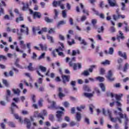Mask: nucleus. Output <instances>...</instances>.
I'll use <instances>...</instances> for the list:
<instances>
[{"mask_svg": "<svg viewBox=\"0 0 129 129\" xmlns=\"http://www.w3.org/2000/svg\"><path fill=\"white\" fill-rule=\"evenodd\" d=\"M66 62L68 63L69 62V65L71 67H73L74 70H77V67L78 66V68L81 69L82 68L81 63H73V62H76V57L75 56L73 57L72 58L69 57H66Z\"/></svg>", "mask_w": 129, "mask_h": 129, "instance_id": "1", "label": "nucleus"}, {"mask_svg": "<svg viewBox=\"0 0 129 129\" xmlns=\"http://www.w3.org/2000/svg\"><path fill=\"white\" fill-rule=\"evenodd\" d=\"M107 96H110L112 98L113 97H115L116 101V104L117 106H118L119 107H121V103L119 102V101L120 100V98H121V96H122V94H120L119 95H116L112 94V93H110L107 94Z\"/></svg>", "mask_w": 129, "mask_h": 129, "instance_id": "2", "label": "nucleus"}, {"mask_svg": "<svg viewBox=\"0 0 129 129\" xmlns=\"http://www.w3.org/2000/svg\"><path fill=\"white\" fill-rule=\"evenodd\" d=\"M21 33L17 32L18 36H22L23 34L25 35H29V28L25 26L24 25H21V29L20 30Z\"/></svg>", "mask_w": 129, "mask_h": 129, "instance_id": "3", "label": "nucleus"}, {"mask_svg": "<svg viewBox=\"0 0 129 129\" xmlns=\"http://www.w3.org/2000/svg\"><path fill=\"white\" fill-rule=\"evenodd\" d=\"M37 73L38 75H39V76H41V78H38V80L37 81L38 83H35V87H36V88H39V87H40V84H42L43 81V77H44V76L41 74V73H40L39 71H37Z\"/></svg>", "mask_w": 129, "mask_h": 129, "instance_id": "4", "label": "nucleus"}, {"mask_svg": "<svg viewBox=\"0 0 129 129\" xmlns=\"http://www.w3.org/2000/svg\"><path fill=\"white\" fill-rule=\"evenodd\" d=\"M107 113L109 115V118L111 120V121H112V122H116V121H117V120H118L119 122H120V123H121V119H120V118L119 117H117V118H113L112 117V116L111 115V113L110 112V111H109V110H107Z\"/></svg>", "mask_w": 129, "mask_h": 129, "instance_id": "5", "label": "nucleus"}, {"mask_svg": "<svg viewBox=\"0 0 129 129\" xmlns=\"http://www.w3.org/2000/svg\"><path fill=\"white\" fill-rule=\"evenodd\" d=\"M11 113L13 114L14 116H15V118L16 119H18L19 121V122H21V123H24V121H23V119H22V117L19 116V115L18 114L15 113V109L13 107L11 109Z\"/></svg>", "mask_w": 129, "mask_h": 129, "instance_id": "6", "label": "nucleus"}, {"mask_svg": "<svg viewBox=\"0 0 129 129\" xmlns=\"http://www.w3.org/2000/svg\"><path fill=\"white\" fill-rule=\"evenodd\" d=\"M118 114L120 117V118H124L125 120V129H128V127L126 126L127 124V123L128 122V119L127 118V117H126V114H124V115L121 112H119Z\"/></svg>", "mask_w": 129, "mask_h": 129, "instance_id": "7", "label": "nucleus"}, {"mask_svg": "<svg viewBox=\"0 0 129 129\" xmlns=\"http://www.w3.org/2000/svg\"><path fill=\"white\" fill-rule=\"evenodd\" d=\"M30 13L31 15H33L34 19H36V18H37L38 19H40V18L42 17L41 13L40 12H33V10H30Z\"/></svg>", "mask_w": 129, "mask_h": 129, "instance_id": "8", "label": "nucleus"}, {"mask_svg": "<svg viewBox=\"0 0 129 129\" xmlns=\"http://www.w3.org/2000/svg\"><path fill=\"white\" fill-rule=\"evenodd\" d=\"M48 103H50V106L48 107L50 109H57V106H56V102L54 101L48 100Z\"/></svg>", "mask_w": 129, "mask_h": 129, "instance_id": "9", "label": "nucleus"}, {"mask_svg": "<svg viewBox=\"0 0 129 129\" xmlns=\"http://www.w3.org/2000/svg\"><path fill=\"white\" fill-rule=\"evenodd\" d=\"M62 114H63V111H58L56 112V117H57V121L58 122H61V121H62V120H63L62 119Z\"/></svg>", "mask_w": 129, "mask_h": 129, "instance_id": "10", "label": "nucleus"}, {"mask_svg": "<svg viewBox=\"0 0 129 129\" xmlns=\"http://www.w3.org/2000/svg\"><path fill=\"white\" fill-rule=\"evenodd\" d=\"M113 76V74H112V72H111V70H110L106 77L108 79V80H109V81H114L115 78L112 77Z\"/></svg>", "mask_w": 129, "mask_h": 129, "instance_id": "11", "label": "nucleus"}, {"mask_svg": "<svg viewBox=\"0 0 129 129\" xmlns=\"http://www.w3.org/2000/svg\"><path fill=\"white\" fill-rule=\"evenodd\" d=\"M75 38L76 39H77V40H78L79 41H80V42H81L80 44L81 45H84V46H86L87 45V42L85 41V40L82 39L81 37L76 36Z\"/></svg>", "mask_w": 129, "mask_h": 129, "instance_id": "12", "label": "nucleus"}, {"mask_svg": "<svg viewBox=\"0 0 129 129\" xmlns=\"http://www.w3.org/2000/svg\"><path fill=\"white\" fill-rule=\"evenodd\" d=\"M108 3L110 7H118L115 0H108Z\"/></svg>", "mask_w": 129, "mask_h": 129, "instance_id": "13", "label": "nucleus"}, {"mask_svg": "<svg viewBox=\"0 0 129 129\" xmlns=\"http://www.w3.org/2000/svg\"><path fill=\"white\" fill-rule=\"evenodd\" d=\"M23 7L22 8V11H29L31 10L30 9L29 3H26V4L23 3Z\"/></svg>", "mask_w": 129, "mask_h": 129, "instance_id": "14", "label": "nucleus"}, {"mask_svg": "<svg viewBox=\"0 0 129 129\" xmlns=\"http://www.w3.org/2000/svg\"><path fill=\"white\" fill-rule=\"evenodd\" d=\"M117 40H118V42H120V39L124 40V36H123V33L120 31H119V34L117 35L116 37Z\"/></svg>", "mask_w": 129, "mask_h": 129, "instance_id": "15", "label": "nucleus"}, {"mask_svg": "<svg viewBox=\"0 0 129 129\" xmlns=\"http://www.w3.org/2000/svg\"><path fill=\"white\" fill-rule=\"evenodd\" d=\"M124 19L125 18V16L124 15H117V16L114 15H113V19L114 21H117V20L120 19Z\"/></svg>", "mask_w": 129, "mask_h": 129, "instance_id": "16", "label": "nucleus"}, {"mask_svg": "<svg viewBox=\"0 0 129 129\" xmlns=\"http://www.w3.org/2000/svg\"><path fill=\"white\" fill-rule=\"evenodd\" d=\"M80 7L83 10V13L85 14L87 16H89V11L88 10L84 9V5L82 3L80 4Z\"/></svg>", "mask_w": 129, "mask_h": 129, "instance_id": "17", "label": "nucleus"}, {"mask_svg": "<svg viewBox=\"0 0 129 129\" xmlns=\"http://www.w3.org/2000/svg\"><path fill=\"white\" fill-rule=\"evenodd\" d=\"M24 123H26V127L28 129H30L31 128V121L30 120V119L25 118L24 119Z\"/></svg>", "mask_w": 129, "mask_h": 129, "instance_id": "18", "label": "nucleus"}, {"mask_svg": "<svg viewBox=\"0 0 129 129\" xmlns=\"http://www.w3.org/2000/svg\"><path fill=\"white\" fill-rule=\"evenodd\" d=\"M61 77L64 84L66 83V81L69 82V79H70V76H69L62 75Z\"/></svg>", "mask_w": 129, "mask_h": 129, "instance_id": "19", "label": "nucleus"}, {"mask_svg": "<svg viewBox=\"0 0 129 129\" xmlns=\"http://www.w3.org/2000/svg\"><path fill=\"white\" fill-rule=\"evenodd\" d=\"M81 114L80 113V112H77L76 113V117H75V119L76 120V121L77 122H79L81 120Z\"/></svg>", "mask_w": 129, "mask_h": 129, "instance_id": "20", "label": "nucleus"}, {"mask_svg": "<svg viewBox=\"0 0 129 129\" xmlns=\"http://www.w3.org/2000/svg\"><path fill=\"white\" fill-rule=\"evenodd\" d=\"M61 1H54L52 3V6L54 8H57V6H58L59 7L61 5Z\"/></svg>", "mask_w": 129, "mask_h": 129, "instance_id": "21", "label": "nucleus"}, {"mask_svg": "<svg viewBox=\"0 0 129 129\" xmlns=\"http://www.w3.org/2000/svg\"><path fill=\"white\" fill-rule=\"evenodd\" d=\"M118 54L120 57L124 58V59H126V53L125 52H122L120 51H119Z\"/></svg>", "mask_w": 129, "mask_h": 129, "instance_id": "22", "label": "nucleus"}, {"mask_svg": "<svg viewBox=\"0 0 129 129\" xmlns=\"http://www.w3.org/2000/svg\"><path fill=\"white\" fill-rule=\"evenodd\" d=\"M71 85H72L74 90L77 91V88L75 87L76 85V82L75 81H72L71 82Z\"/></svg>", "mask_w": 129, "mask_h": 129, "instance_id": "23", "label": "nucleus"}, {"mask_svg": "<svg viewBox=\"0 0 129 129\" xmlns=\"http://www.w3.org/2000/svg\"><path fill=\"white\" fill-rule=\"evenodd\" d=\"M83 95L85 97H88V98H90V97H92L93 96V93H84Z\"/></svg>", "mask_w": 129, "mask_h": 129, "instance_id": "24", "label": "nucleus"}, {"mask_svg": "<svg viewBox=\"0 0 129 129\" xmlns=\"http://www.w3.org/2000/svg\"><path fill=\"white\" fill-rule=\"evenodd\" d=\"M11 94H12V92L10 91V90H7V95L6 97V99L7 101H9V97L11 96Z\"/></svg>", "mask_w": 129, "mask_h": 129, "instance_id": "25", "label": "nucleus"}, {"mask_svg": "<svg viewBox=\"0 0 129 129\" xmlns=\"http://www.w3.org/2000/svg\"><path fill=\"white\" fill-rule=\"evenodd\" d=\"M13 93L16 94L17 95H20V93H21V90L19 89H13Z\"/></svg>", "mask_w": 129, "mask_h": 129, "instance_id": "26", "label": "nucleus"}, {"mask_svg": "<svg viewBox=\"0 0 129 129\" xmlns=\"http://www.w3.org/2000/svg\"><path fill=\"white\" fill-rule=\"evenodd\" d=\"M39 46L42 51H47V45L44 44V45H43V44H40Z\"/></svg>", "mask_w": 129, "mask_h": 129, "instance_id": "27", "label": "nucleus"}, {"mask_svg": "<svg viewBox=\"0 0 129 129\" xmlns=\"http://www.w3.org/2000/svg\"><path fill=\"white\" fill-rule=\"evenodd\" d=\"M53 13L54 14V19H57L59 15V11L57 9H54Z\"/></svg>", "mask_w": 129, "mask_h": 129, "instance_id": "28", "label": "nucleus"}, {"mask_svg": "<svg viewBox=\"0 0 129 129\" xmlns=\"http://www.w3.org/2000/svg\"><path fill=\"white\" fill-rule=\"evenodd\" d=\"M60 45L62 47H59L57 49H55L56 52H57V53H59V52L61 51H63V48H64V45L63 44V43H60Z\"/></svg>", "mask_w": 129, "mask_h": 129, "instance_id": "29", "label": "nucleus"}, {"mask_svg": "<svg viewBox=\"0 0 129 129\" xmlns=\"http://www.w3.org/2000/svg\"><path fill=\"white\" fill-rule=\"evenodd\" d=\"M39 69L41 70V72L43 73H45L46 71H47V68L46 67H43L42 66H39Z\"/></svg>", "mask_w": 129, "mask_h": 129, "instance_id": "30", "label": "nucleus"}, {"mask_svg": "<svg viewBox=\"0 0 129 129\" xmlns=\"http://www.w3.org/2000/svg\"><path fill=\"white\" fill-rule=\"evenodd\" d=\"M97 23V20L96 19H92V24L95 29L97 28V26H96V23Z\"/></svg>", "mask_w": 129, "mask_h": 129, "instance_id": "31", "label": "nucleus"}, {"mask_svg": "<svg viewBox=\"0 0 129 129\" xmlns=\"http://www.w3.org/2000/svg\"><path fill=\"white\" fill-rule=\"evenodd\" d=\"M82 75H83L84 76H89L90 74L88 70H85L83 73H82Z\"/></svg>", "mask_w": 129, "mask_h": 129, "instance_id": "32", "label": "nucleus"}, {"mask_svg": "<svg viewBox=\"0 0 129 129\" xmlns=\"http://www.w3.org/2000/svg\"><path fill=\"white\" fill-rule=\"evenodd\" d=\"M99 86L102 90V91H105L106 89H105V85L103 84V83H101L99 84Z\"/></svg>", "mask_w": 129, "mask_h": 129, "instance_id": "33", "label": "nucleus"}, {"mask_svg": "<svg viewBox=\"0 0 129 129\" xmlns=\"http://www.w3.org/2000/svg\"><path fill=\"white\" fill-rule=\"evenodd\" d=\"M47 39H48L49 42H50V43H51L52 44L54 43V38H53V37L47 35Z\"/></svg>", "mask_w": 129, "mask_h": 129, "instance_id": "34", "label": "nucleus"}, {"mask_svg": "<svg viewBox=\"0 0 129 129\" xmlns=\"http://www.w3.org/2000/svg\"><path fill=\"white\" fill-rule=\"evenodd\" d=\"M32 43L31 42L27 43L26 44L27 48H28V52L29 54L31 53V45Z\"/></svg>", "mask_w": 129, "mask_h": 129, "instance_id": "35", "label": "nucleus"}, {"mask_svg": "<svg viewBox=\"0 0 129 129\" xmlns=\"http://www.w3.org/2000/svg\"><path fill=\"white\" fill-rule=\"evenodd\" d=\"M33 64L30 62L29 63V65L27 67V68L29 71H34V68H33Z\"/></svg>", "mask_w": 129, "mask_h": 129, "instance_id": "36", "label": "nucleus"}, {"mask_svg": "<svg viewBox=\"0 0 129 129\" xmlns=\"http://www.w3.org/2000/svg\"><path fill=\"white\" fill-rule=\"evenodd\" d=\"M45 21L46 22V23H53V19H51L49 18L48 17H45Z\"/></svg>", "mask_w": 129, "mask_h": 129, "instance_id": "37", "label": "nucleus"}, {"mask_svg": "<svg viewBox=\"0 0 129 129\" xmlns=\"http://www.w3.org/2000/svg\"><path fill=\"white\" fill-rule=\"evenodd\" d=\"M95 67H96V66H91L90 68L88 70V72H91V73H92V72H93V69L95 68Z\"/></svg>", "mask_w": 129, "mask_h": 129, "instance_id": "38", "label": "nucleus"}, {"mask_svg": "<svg viewBox=\"0 0 129 129\" xmlns=\"http://www.w3.org/2000/svg\"><path fill=\"white\" fill-rule=\"evenodd\" d=\"M64 24H66V22L65 21H59L57 24V28H59L61 25H64Z\"/></svg>", "mask_w": 129, "mask_h": 129, "instance_id": "39", "label": "nucleus"}, {"mask_svg": "<svg viewBox=\"0 0 129 129\" xmlns=\"http://www.w3.org/2000/svg\"><path fill=\"white\" fill-rule=\"evenodd\" d=\"M101 64L103 65H109V64H110V61H109L108 60H106L104 61H102Z\"/></svg>", "mask_w": 129, "mask_h": 129, "instance_id": "40", "label": "nucleus"}, {"mask_svg": "<svg viewBox=\"0 0 129 129\" xmlns=\"http://www.w3.org/2000/svg\"><path fill=\"white\" fill-rule=\"evenodd\" d=\"M22 21H24V18H23V17H20L16 19V23H19V22H22Z\"/></svg>", "mask_w": 129, "mask_h": 129, "instance_id": "41", "label": "nucleus"}, {"mask_svg": "<svg viewBox=\"0 0 129 129\" xmlns=\"http://www.w3.org/2000/svg\"><path fill=\"white\" fill-rule=\"evenodd\" d=\"M2 60L6 61V60H8V58L5 55H0V61H2Z\"/></svg>", "mask_w": 129, "mask_h": 129, "instance_id": "42", "label": "nucleus"}, {"mask_svg": "<svg viewBox=\"0 0 129 129\" xmlns=\"http://www.w3.org/2000/svg\"><path fill=\"white\" fill-rule=\"evenodd\" d=\"M96 79L100 81V82H103V81H104V78L103 77H98Z\"/></svg>", "mask_w": 129, "mask_h": 129, "instance_id": "43", "label": "nucleus"}, {"mask_svg": "<svg viewBox=\"0 0 129 129\" xmlns=\"http://www.w3.org/2000/svg\"><path fill=\"white\" fill-rule=\"evenodd\" d=\"M3 84H4L5 85V86H6L7 87H8V86H9V83L8 82V81H7V80H5L3 79Z\"/></svg>", "mask_w": 129, "mask_h": 129, "instance_id": "44", "label": "nucleus"}, {"mask_svg": "<svg viewBox=\"0 0 129 129\" xmlns=\"http://www.w3.org/2000/svg\"><path fill=\"white\" fill-rule=\"evenodd\" d=\"M45 52H43L41 55L38 58V60H41V59H44L45 58Z\"/></svg>", "mask_w": 129, "mask_h": 129, "instance_id": "45", "label": "nucleus"}, {"mask_svg": "<svg viewBox=\"0 0 129 129\" xmlns=\"http://www.w3.org/2000/svg\"><path fill=\"white\" fill-rule=\"evenodd\" d=\"M84 90H85V91H87L88 92H90V89L89 88V87L88 86H84Z\"/></svg>", "mask_w": 129, "mask_h": 129, "instance_id": "46", "label": "nucleus"}, {"mask_svg": "<svg viewBox=\"0 0 129 129\" xmlns=\"http://www.w3.org/2000/svg\"><path fill=\"white\" fill-rule=\"evenodd\" d=\"M104 30V28L103 27V26H101L100 28H98V33H103V31Z\"/></svg>", "mask_w": 129, "mask_h": 129, "instance_id": "47", "label": "nucleus"}, {"mask_svg": "<svg viewBox=\"0 0 129 129\" xmlns=\"http://www.w3.org/2000/svg\"><path fill=\"white\" fill-rule=\"evenodd\" d=\"M39 30H40V29L36 28L35 27H33L32 31H33V33L34 35H36L37 31H39Z\"/></svg>", "mask_w": 129, "mask_h": 129, "instance_id": "48", "label": "nucleus"}, {"mask_svg": "<svg viewBox=\"0 0 129 129\" xmlns=\"http://www.w3.org/2000/svg\"><path fill=\"white\" fill-rule=\"evenodd\" d=\"M113 52H114L113 48L110 47V48H109L108 53H109L110 55H112V54H113Z\"/></svg>", "mask_w": 129, "mask_h": 129, "instance_id": "49", "label": "nucleus"}, {"mask_svg": "<svg viewBox=\"0 0 129 129\" xmlns=\"http://www.w3.org/2000/svg\"><path fill=\"white\" fill-rule=\"evenodd\" d=\"M63 105L64 106V107H68L69 105H70V104L69 102L66 101L62 103Z\"/></svg>", "mask_w": 129, "mask_h": 129, "instance_id": "50", "label": "nucleus"}, {"mask_svg": "<svg viewBox=\"0 0 129 129\" xmlns=\"http://www.w3.org/2000/svg\"><path fill=\"white\" fill-rule=\"evenodd\" d=\"M62 18H67V14H66V11L65 10H63L62 12Z\"/></svg>", "mask_w": 129, "mask_h": 129, "instance_id": "51", "label": "nucleus"}, {"mask_svg": "<svg viewBox=\"0 0 129 129\" xmlns=\"http://www.w3.org/2000/svg\"><path fill=\"white\" fill-rule=\"evenodd\" d=\"M43 99H41L39 101H38V105L39 106H43Z\"/></svg>", "mask_w": 129, "mask_h": 129, "instance_id": "52", "label": "nucleus"}, {"mask_svg": "<svg viewBox=\"0 0 129 129\" xmlns=\"http://www.w3.org/2000/svg\"><path fill=\"white\" fill-rule=\"evenodd\" d=\"M127 67H128V64L126 63L123 70V72H126V71L127 70Z\"/></svg>", "mask_w": 129, "mask_h": 129, "instance_id": "53", "label": "nucleus"}, {"mask_svg": "<svg viewBox=\"0 0 129 129\" xmlns=\"http://www.w3.org/2000/svg\"><path fill=\"white\" fill-rule=\"evenodd\" d=\"M68 43L69 45H70V46H72L73 44H75V41L74 40V39H72V42L68 41Z\"/></svg>", "mask_w": 129, "mask_h": 129, "instance_id": "54", "label": "nucleus"}, {"mask_svg": "<svg viewBox=\"0 0 129 129\" xmlns=\"http://www.w3.org/2000/svg\"><path fill=\"white\" fill-rule=\"evenodd\" d=\"M5 20H13V18H10V16L9 15H6L4 16Z\"/></svg>", "mask_w": 129, "mask_h": 129, "instance_id": "55", "label": "nucleus"}, {"mask_svg": "<svg viewBox=\"0 0 129 129\" xmlns=\"http://www.w3.org/2000/svg\"><path fill=\"white\" fill-rule=\"evenodd\" d=\"M47 115V111L46 110H43L41 114H40V115H42L43 116H46Z\"/></svg>", "mask_w": 129, "mask_h": 129, "instance_id": "56", "label": "nucleus"}, {"mask_svg": "<svg viewBox=\"0 0 129 129\" xmlns=\"http://www.w3.org/2000/svg\"><path fill=\"white\" fill-rule=\"evenodd\" d=\"M16 51L17 52H20V53H23L24 51L20 50V48H19V46H17L16 47Z\"/></svg>", "mask_w": 129, "mask_h": 129, "instance_id": "57", "label": "nucleus"}, {"mask_svg": "<svg viewBox=\"0 0 129 129\" xmlns=\"http://www.w3.org/2000/svg\"><path fill=\"white\" fill-rule=\"evenodd\" d=\"M110 32L111 33H114V32H115V28H114V27L113 26L111 27L110 29Z\"/></svg>", "mask_w": 129, "mask_h": 129, "instance_id": "58", "label": "nucleus"}, {"mask_svg": "<svg viewBox=\"0 0 129 129\" xmlns=\"http://www.w3.org/2000/svg\"><path fill=\"white\" fill-rule=\"evenodd\" d=\"M87 19V17L85 16H83L81 18V22H84L86 19Z\"/></svg>", "mask_w": 129, "mask_h": 129, "instance_id": "59", "label": "nucleus"}, {"mask_svg": "<svg viewBox=\"0 0 129 129\" xmlns=\"http://www.w3.org/2000/svg\"><path fill=\"white\" fill-rule=\"evenodd\" d=\"M49 34H52V33H55V29L54 28H51L49 31H48Z\"/></svg>", "mask_w": 129, "mask_h": 129, "instance_id": "60", "label": "nucleus"}, {"mask_svg": "<svg viewBox=\"0 0 129 129\" xmlns=\"http://www.w3.org/2000/svg\"><path fill=\"white\" fill-rule=\"evenodd\" d=\"M67 125H68V124L66 123H63L62 124H61V126L62 128H65V127H67Z\"/></svg>", "mask_w": 129, "mask_h": 129, "instance_id": "61", "label": "nucleus"}, {"mask_svg": "<svg viewBox=\"0 0 129 129\" xmlns=\"http://www.w3.org/2000/svg\"><path fill=\"white\" fill-rule=\"evenodd\" d=\"M114 87H115V88H119L120 87L121 85L120 83H117L115 85H114Z\"/></svg>", "mask_w": 129, "mask_h": 129, "instance_id": "62", "label": "nucleus"}, {"mask_svg": "<svg viewBox=\"0 0 129 129\" xmlns=\"http://www.w3.org/2000/svg\"><path fill=\"white\" fill-rule=\"evenodd\" d=\"M15 65L16 66V67H18V68H21V69L23 68V67L21 66H20L19 64V62H15Z\"/></svg>", "mask_w": 129, "mask_h": 129, "instance_id": "63", "label": "nucleus"}, {"mask_svg": "<svg viewBox=\"0 0 129 129\" xmlns=\"http://www.w3.org/2000/svg\"><path fill=\"white\" fill-rule=\"evenodd\" d=\"M22 114L26 115V114H29V112L28 111L23 110L22 111Z\"/></svg>", "mask_w": 129, "mask_h": 129, "instance_id": "64", "label": "nucleus"}]
</instances>
